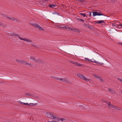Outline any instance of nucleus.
I'll list each match as a JSON object with an SVG mask.
<instances>
[{
    "instance_id": "nucleus-3",
    "label": "nucleus",
    "mask_w": 122,
    "mask_h": 122,
    "mask_svg": "<svg viewBox=\"0 0 122 122\" xmlns=\"http://www.w3.org/2000/svg\"><path fill=\"white\" fill-rule=\"evenodd\" d=\"M19 35L17 34H15V36H18L19 39L21 40H24L25 41L29 43L31 42L32 41L31 40H29L26 38H23L20 36H18Z\"/></svg>"
},
{
    "instance_id": "nucleus-35",
    "label": "nucleus",
    "mask_w": 122,
    "mask_h": 122,
    "mask_svg": "<svg viewBox=\"0 0 122 122\" xmlns=\"http://www.w3.org/2000/svg\"><path fill=\"white\" fill-rule=\"evenodd\" d=\"M86 16H83L84 17H85Z\"/></svg>"
},
{
    "instance_id": "nucleus-9",
    "label": "nucleus",
    "mask_w": 122,
    "mask_h": 122,
    "mask_svg": "<svg viewBox=\"0 0 122 122\" xmlns=\"http://www.w3.org/2000/svg\"><path fill=\"white\" fill-rule=\"evenodd\" d=\"M59 117H56L55 115H53L51 119L56 120L57 121H58Z\"/></svg>"
},
{
    "instance_id": "nucleus-4",
    "label": "nucleus",
    "mask_w": 122,
    "mask_h": 122,
    "mask_svg": "<svg viewBox=\"0 0 122 122\" xmlns=\"http://www.w3.org/2000/svg\"><path fill=\"white\" fill-rule=\"evenodd\" d=\"M77 76L80 78L84 80L87 81L88 80V79H87L86 77H85L83 75L81 74H77Z\"/></svg>"
},
{
    "instance_id": "nucleus-16",
    "label": "nucleus",
    "mask_w": 122,
    "mask_h": 122,
    "mask_svg": "<svg viewBox=\"0 0 122 122\" xmlns=\"http://www.w3.org/2000/svg\"><path fill=\"white\" fill-rule=\"evenodd\" d=\"M92 62H93L95 63L98 64H101V65L102 64H101L99 62L97 61H92Z\"/></svg>"
},
{
    "instance_id": "nucleus-18",
    "label": "nucleus",
    "mask_w": 122,
    "mask_h": 122,
    "mask_svg": "<svg viewBox=\"0 0 122 122\" xmlns=\"http://www.w3.org/2000/svg\"><path fill=\"white\" fill-rule=\"evenodd\" d=\"M28 106H34L36 105V104L35 103H30L29 104H28Z\"/></svg>"
},
{
    "instance_id": "nucleus-33",
    "label": "nucleus",
    "mask_w": 122,
    "mask_h": 122,
    "mask_svg": "<svg viewBox=\"0 0 122 122\" xmlns=\"http://www.w3.org/2000/svg\"><path fill=\"white\" fill-rule=\"evenodd\" d=\"M74 62L73 61H70V62L71 63H72L74 64Z\"/></svg>"
},
{
    "instance_id": "nucleus-15",
    "label": "nucleus",
    "mask_w": 122,
    "mask_h": 122,
    "mask_svg": "<svg viewBox=\"0 0 122 122\" xmlns=\"http://www.w3.org/2000/svg\"><path fill=\"white\" fill-rule=\"evenodd\" d=\"M108 106H109V107H112L113 108H115L116 109V107L114 105H112L111 104H109L108 105Z\"/></svg>"
},
{
    "instance_id": "nucleus-34",
    "label": "nucleus",
    "mask_w": 122,
    "mask_h": 122,
    "mask_svg": "<svg viewBox=\"0 0 122 122\" xmlns=\"http://www.w3.org/2000/svg\"><path fill=\"white\" fill-rule=\"evenodd\" d=\"M121 92L122 93V90H121Z\"/></svg>"
},
{
    "instance_id": "nucleus-12",
    "label": "nucleus",
    "mask_w": 122,
    "mask_h": 122,
    "mask_svg": "<svg viewBox=\"0 0 122 122\" xmlns=\"http://www.w3.org/2000/svg\"><path fill=\"white\" fill-rule=\"evenodd\" d=\"M74 64L76 66H81L82 65L80 64L79 63L77 62H74Z\"/></svg>"
},
{
    "instance_id": "nucleus-2",
    "label": "nucleus",
    "mask_w": 122,
    "mask_h": 122,
    "mask_svg": "<svg viewBox=\"0 0 122 122\" xmlns=\"http://www.w3.org/2000/svg\"><path fill=\"white\" fill-rule=\"evenodd\" d=\"M30 23L31 25L34 27L37 28L40 30H41L43 31H44L45 30V29L44 28L40 26L39 25H38L36 23Z\"/></svg>"
},
{
    "instance_id": "nucleus-21",
    "label": "nucleus",
    "mask_w": 122,
    "mask_h": 122,
    "mask_svg": "<svg viewBox=\"0 0 122 122\" xmlns=\"http://www.w3.org/2000/svg\"><path fill=\"white\" fill-rule=\"evenodd\" d=\"M88 11H87L85 13H84L83 15H88Z\"/></svg>"
},
{
    "instance_id": "nucleus-1",
    "label": "nucleus",
    "mask_w": 122,
    "mask_h": 122,
    "mask_svg": "<svg viewBox=\"0 0 122 122\" xmlns=\"http://www.w3.org/2000/svg\"><path fill=\"white\" fill-rule=\"evenodd\" d=\"M89 15H91L92 13V15H104L103 14L101 13L100 12L93 11H88Z\"/></svg>"
},
{
    "instance_id": "nucleus-17",
    "label": "nucleus",
    "mask_w": 122,
    "mask_h": 122,
    "mask_svg": "<svg viewBox=\"0 0 122 122\" xmlns=\"http://www.w3.org/2000/svg\"><path fill=\"white\" fill-rule=\"evenodd\" d=\"M85 60L86 61H89V62L92 61L91 60H89L88 58H85Z\"/></svg>"
},
{
    "instance_id": "nucleus-27",
    "label": "nucleus",
    "mask_w": 122,
    "mask_h": 122,
    "mask_svg": "<svg viewBox=\"0 0 122 122\" xmlns=\"http://www.w3.org/2000/svg\"><path fill=\"white\" fill-rule=\"evenodd\" d=\"M61 28H63L64 29H66L67 28L65 26L63 27H61Z\"/></svg>"
},
{
    "instance_id": "nucleus-11",
    "label": "nucleus",
    "mask_w": 122,
    "mask_h": 122,
    "mask_svg": "<svg viewBox=\"0 0 122 122\" xmlns=\"http://www.w3.org/2000/svg\"><path fill=\"white\" fill-rule=\"evenodd\" d=\"M67 28H68V29L69 30H74V31H76L77 30V29H74V28H72L71 27H67Z\"/></svg>"
},
{
    "instance_id": "nucleus-6",
    "label": "nucleus",
    "mask_w": 122,
    "mask_h": 122,
    "mask_svg": "<svg viewBox=\"0 0 122 122\" xmlns=\"http://www.w3.org/2000/svg\"><path fill=\"white\" fill-rule=\"evenodd\" d=\"M5 17L8 18L9 19L12 20L14 21H17V20L16 19L13 18V17L12 16H5Z\"/></svg>"
},
{
    "instance_id": "nucleus-29",
    "label": "nucleus",
    "mask_w": 122,
    "mask_h": 122,
    "mask_svg": "<svg viewBox=\"0 0 122 122\" xmlns=\"http://www.w3.org/2000/svg\"><path fill=\"white\" fill-rule=\"evenodd\" d=\"M83 14L84 13L80 12H79V15H83Z\"/></svg>"
},
{
    "instance_id": "nucleus-26",
    "label": "nucleus",
    "mask_w": 122,
    "mask_h": 122,
    "mask_svg": "<svg viewBox=\"0 0 122 122\" xmlns=\"http://www.w3.org/2000/svg\"><path fill=\"white\" fill-rule=\"evenodd\" d=\"M78 21H83V22L84 21L83 20H82L81 19H78Z\"/></svg>"
},
{
    "instance_id": "nucleus-7",
    "label": "nucleus",
    "mask_w": 122,
    "mask_h": 122,
    "mask_svg": "<svg viewBox=\"0 0 122 122\" xmlns=\"http://www.w3.org/2000/svg\"><path fill=\"white\" fill-rule=\"evenodd\" d=\"M46 116L50 118H52L53 115L51 112H47L46 113Z\"/></svg>"
},
{
    "instance_id": "nucleus-25",
    "label": "nucleus",
    "mask_w": 122,
    "mask_h": 122,
    "mask_svg": "<svg viewBox=\"0 0 122 122\" xmlns=\"http://www.w3.org/2000/svg\"><path fill=\"white\" fill-rule=\"evenodd\" d=\"M99 79L100 80V81H103V80L102 79V78L100 77V78Z\"/></svg>"
},
{
    "instance_id": "nucleus-13",
    "label": "nucleus",
    "mask_w": 122,
    "mask_h": 122,
    "mask_svg": "<svg viewBox=\"0 0 122 122\" xmlns=\"http://www.w3.org/2000/svg\"><path fill=\"white\" fill-rule=\"evenodd\" d=\"M102 22H103V23H104V20H98L96 22V23H97V24H101L102 23Z\"/></svg>"
},
{
    "instance_id": "nucleus-10",
    "label": "nucleus",
    "mask_w": 122,
    "mask_h": 122,
    "mask_svg": "<svg viewBox=\"0 0 122 122\" xmlns=\"http://www.w3.org/2000/svg\"><path fill=\"white\" fill-rule=\"evenodd\" d=\"M58 80H60V81H61L62 82H65L67 80V79L66 78H62L60 79L58 78L57 79Z\"/></svg>"
},
{
    "instance_id": "nucleus-5",
    "label": "nucleus",
    "mask_w": 122,
    "mask_h": 122,
    "mask_svg": "<svg viewBox=\"0 0 122 122\" xmlns=\"http://www.w3.org/2000/svg\"><path fill=\"white\" fill-rule=\"evenodd\" d=\"M112 25L113 26H116V27L118 28V26H122V24H120V23L119 22H116L113 23Z\"/></svg>"
},
{
    "instance_id": "nucleus-36",
    "label": "nucleus",
    "mask_w": 122,
    "mask_h": 122,
    "mask_svg": "<svg viewBox=\"0 0 122 122\" xmlns=\"http://www.w3.org/2000/svg\"><path fill=\"white\" fill-rule=\"evenodd\" d=\"M121 27H122V26H121Z\"/></svg>"
},
{
    "instance_id": "nucleus-20",
    "label": "nucleus",
    "mask_w": 122,
    "mask_h": 122,
    "mask_svg": "<svg viewBox=\"0 0 122 122\" xmlns=\"http://www.w3.org/2000/svg\"><path fill=\"white\" fill-rule=\"evenodd\" d=\"M20 103L21 104H22L25 105H28V103H24V102H21Z\"/></svg>"
},
{
    "instance_id": "nucleus-24",
    "label": "nucleus",
    "mask_w": 122,
    "mask_h": 122,
    "mask_svg": "<svg viewBox=\"0 0 122 122\" xmlns=\"http://www.w3.org/2000/svg\"><path fill=\"white\" fill-rule=\"evenodd\" d=\"M109 91L110 92H113V90L111 89L110 88L109 89Z\"/></svg>"
},
{
    "instance_id": "nucleus-19",
    "label": "nucleus",
    "mask_w": 122,
    "mask_h": 122,
    "mask_svg": "<svg viewBox=\"0 0 122 122\" xmlns=\"http://www.w3.org/2000/svg\"><path fill=\"white\" fill-rule=\"evenodd\" d=\"M56 5L54 4L50 5H49V7H51L52 8L54 7H56Z\"/></svg>"
},
{
    "instance_id": "nucleus-28",
    "label": "nucleus",
    "mask_w": 122,
    "mask_h": 122,
    "mask_svg": "<svg viewBox=\"0 0 122 122\" xmlns=\"http://www.w3.org/2000/svg\"><path fill=\"white\" fill-rule=\"evenodd\" d=\"M118 80L120 81L121 82H122V79H120V78H118Z\"/></svg>"
},
{
    "instance_id": "nucleus-31",
    "label": "nucleus",
    "mask_w": 122,
    "mask_h": 122,
    "mask_svg": "<svg viewBox=\"0 0 122 122\" xmlns=\"http://www.w3.org/2000/svg\"><path fill=\"white\" fill-rule=\"evenodd\" d=\"M15 34L14 33H12L11 34L12 35V36H15Z\"/></svg>"
},
{
    "instance_id": "nucleus-22",
    "label": "nucleus",
    "mask_w": 122,
    "mask_h": 122,
    "mask_svg": "<svg viewBox=\"0 0 122 122\" xmlns=\"http://www.w3.org/2000/svg\"><path fill=\"white\" fill-rule=\"evenodd\" d=\"M65 120L64 118H59V120H58V121H64Z\"/></svg>"
},
{
    "instance_id": "nucleus-8",
    "label": "nucleus",
    "mask_w": 122,
    "mask_h": 122,
    "mask_svg": "<svg viewBox=\"0 0 122 122\" xmlns=\"http://www.w3.org/2000/svg\"><path fill=\"white\" fill-rule=\"evenodd\" d=\"M16 61L18 62L23 64H27V63L25 61H23L21 60L16 59Z\"/></svg>"
},
{
    "instance_id": "nucleus-23",
    "label": "nucleus",
    "mask_w": 122,
    "mask_h": 122,
    "mask_svg": "<svg viewBox=\"0 0 122 122\" xmlns=\"http://www.w3.org/2000/svg\"><path fill=\"white\" fill-rule=\"evenodd\" d=\"M95 76L96 78H97V79H99L100 78V76H98V75H95Z\"/></svg>"
},
{
    "instance_id": "nucleus-32",
    "label": "nucleus",
    "mask_w": 122,
    "mask_h": 122,
    "mask_svg": "<svg viewBox=\"0 0 122 122\" xmlns=\"http://www.w3.org/2000/svg\"><path fill=\"white\" fill-rule=\"evenodd\" d=\"M118 43L119 44H121L122 45V43H121L120 42H118Z\"/></svg>"
},
{
    "instance_id": "nucleus-30",
    "label": "nucleus",
    "mask_w": 122,
    "mask_h": 122,
    "mask_svg": "<svg viewBox=\"0 0 122 122\" xmlns=\"http://www.w3.org/2000/svg\"><path fill=\"white\" fill-rule=\"evenodd\" d=\"M48 122H56L54 121H48Z\"/></svg>"
},
{
    "instance_id": "nucleus-14",
    "label": "nucleus",
    "mask_w": 122,
    "mask_h": 122,
    "mask_svg": "<svg viewBox=\"0 0 122 122\" xmlns=\"http://www.w3.org/2000/svg\"><path fill=\"white\" fill-rule=\"evenodd\" d=\"M52 14L53 15H59V14L56 11H53L52 12Z\"/></svg>"
}]
</instances>
